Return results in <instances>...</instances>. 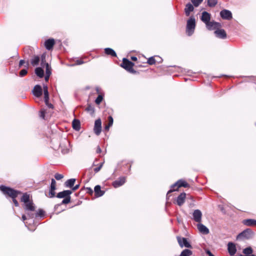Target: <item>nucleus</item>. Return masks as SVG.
<instances>
[{
	"mask_svg": "<svg viewBox=\"0 0 256 256\" xmlns=\"http://www.w3.org/2000/svg\"><path fill=\"white\" fill-rule=\"evenodd\" d=\"M194 10V8L192 4L190 3H188L186 4V8H184V12L186 15V16H189L190 12H192Z\"/></svg>",
	"mask_w": 256,
	"mask_h": 256,
	"instance_id": "23",
	"label": "nucleus"
},
{
	"mask_svg": "<svg viewBox=\"0 0 256 256\" xmlns=\"http://www.w3.org/2000/svg\"><path fill=\"white\" fill-rule=\"evenodd\" d=\"M62 153H64V154H66V153L68 152V150H62Z\"/></svg>",
	"mask_w": 256,
	"mask_h": 256,
	"instance_id": "63",
	"label": "nucleus"
},
{
	"mask_svg": "<svg viewBox=\"0 0 256 256\" xmlns=\"http://www.w3.org/2000/svg\"><path fill=\"white\" fill-rule=\"evenodd\" d=\"M104 52H105L106 54L107 55H110V56H111L114 57L116 56V52L113 49H112L111 48H106L104 49Z\"/></svg>",
	"mask_w": 256,
	"mask_h": 256,
	"instance_id": "26",
	"label": "nucleus"
},
{
	"mask_svg": "<svg viewBox=\"0 0 256 256\" xmlns=\"http://www.w3.org/2000/svg\"><path fill=\"white\" fill-rule=\"evenodd\" d=\"M72 128L78 131L80 128V124L79 120L74 119L72 122Z\"/></svg>",
	"mask_w": 256,
	"mask_h": 256,
	"instance_id": "24",
	"label": "nucleus"
},
{
	"mask_svg": "<svg viewBox=\"0 0 256 256\" xmlns=\"http://www.w3.org/2000/svg\"><path fill=\"white\" fill-rule=\"evenodd\" d=\"M132 60L133 61H136L137 60V58L136 56H133L131 57Z\"/></svg>",
	"mask_w": 256,
	"mask_h": 256,
	"instance_id": "62",
	"label": "nucleus"
},
{
	"mask_svg": "<svg viewBox=\"0 0 256 256\" xmlns=\"http://www.w3.org/2000/svg\"><path fill=\"white\" fill-rule=\"evenodd\" d=\"M196 27V20L194 16H190L187 21L186 32L188 36H192Z\"/></svg>",
	"mask_w": 256,
	"mask_h": 256,
	"instance_id": "2",
	"label": "nucleus"
},
{
	"mask_svg": "<svg viewBox=\"0 0 256 256\" xmlns=\"http://www.w3.org/2000/svg\"><path fill=\"white\" fill-rule=\"evenodd\" d=\"M44 100L45 103H48L49 100V94L47 86H44Z\"/></svg>",
	"mask_w": 256,
	"mask_h": 256,
	"instance_id": "25",
	"label": "nucleus"
},
{
	"mask_svg": "<svg viewBox=\"0 0 256 256\" xmlns=\"http://www.w3.org/2000/svg\"><path fill=\"white\" fill-rule=\"evenodd\" d=\"M102 152V150H101L100 147L98 146L97 149H96V152L100 153V152Z\"/></svg>",
	"mask_w": 256,
	"mask_h": 256,
	"instance_id": "59",
	"label": "nucleus"
},
{
	"mask_svg": "<svg viewBox=\"0 0 256 256\" xmlns=\"http://www.w3.org/2000/svg\"><path fill=\"white\" fill-rule=\"evenodd\" d=\"M178 242L180 247L182 248L185 246L188 248H191L192 246L190 242L188 241L187 238H181L180 237H177Z\"/></svg>",
	"mask_w": 256,
	"mask_h": 256,
	"instance_id": "5",
	"label": "nucleus"
},
{
	"mask_svg": "<svg viewBox=\"0 0 256 256\" xmlns=\"http://www.w3.org/2000/svg\"><path fill=\"white\" fill-rule=\"evenodd\" d=\"M50 74H46V76H45V80H46V81H48V79H49V78H50Z\"/></svg>",
	"mask_w": 256,
	"mask_h": 256,
	"instance_id": "58",
	"label": "nucleus"
},
{
	"mask_svg": "<svg viewBox=\"0 0 256 256\" xmlns=\"http://www.w3.org/2000/svg\"><path fill=\"white\" fill-rule=\"evenodd\" d=\"M108 124H110V126H112L113 124V118L112 116H109L108 117Z\"/></svg>",
	"mask_w": 256,
	"mask_h": 256,
	"instance_id": "46",
	"label": "nucleus"
},
{
	"mask_svg": "<svg viewBox=\"0 0 256 256\" xmlns=\"http://www.w3.org/2000/svg\"><path fill=\"white\" fill-rule=\"evenodd\" d=\"M197 228L199 232L204 234H207L210 232L208 228L201 222L198 224Z\"/></svg>",
	"mask_w": 256,
	"mask_h": 256,
	"instance_id": "15",
	"label": "nucleus"
},
{
	"mask_svg": "<svg viewBox=\"0 0 256 256\" xmlns=\"http://www.w3.org/2000/svg\"><path fill=\"white\" fill-rule=\"evenodd\" d=\"M28 73L26 69H22L20 72V76L21 77L24 76Z\"/></svg>",
	"mask_w": 256,
	"mask_h": 256,
	"instance_id": "43",
	"label": "nucleus"
},
{
	"mask_svg": "<svg viewBox=\"0 0 256 256\" xmlns=\"http://www.w3.org/2000/svg\"><path fill=\"white\" fill-rule=\"evenodd\" d=\"M28 66H29L28 62H26V65L24 66H25L26 68H28Z\"/></svg>",
	"mask_w": 256,
	"mask_h": 256,
	"instance_id": "64",
	"label": "nucleus"
},
{
	"mask_svg": "<svg viewBox=\"0 0 256 256\" xmlns=\"http://www.w3.org/2000/svg\"><path fill=\"white\" fill-rule=\"evenodd\" d=\"M86 110L88 112H89L91 114H94V108L89 105L86 109Z\"/></svg>",
	"mask_w": 256,
	"mask_h": 256,
	"instance_id": "37",
	"label": "nucleus"
},
{
	"mask_svg": "<svg viewBox=\"0 0 256 256\" xmlns=\"http://www.w3.org/2000/svg\"><path fill=\"white\" fill-rule=\"evenodd\" d=\"M103 164H104V162H102V163L100 164V166L98 167L94 168V172L96 173L98 172L102 168V167Z\"/></svg>",
	"mask_w": 256,
	"mask_h": 256,
	"instance_id": "45",
	"label": "nucleus"
},
{
	"mask_svg": "<svg viewBox=\"0 0 256 256\" xmlns=\"http://www.w3.org/2000/svg\"><path fill=\"white\" fill-rule=\"evenodd\" d=\"M46 63V61H45V56L42 55V63H41V65L42 66L45 65Z\"/></svg>",
	"mask_w": 256,
	"mask_h": 256,
	"instance_id": "48",
	"label": "nucleus"
},
{
	"mask_svg": "<svg viewBox=\"0 0 256 256\" xmlns=\"http://www.w3.org/2000/svg\"><path fill=\"white\" fill-rule=\"evenodd\" d=\"M214 34L216 36L219 38L224 39L226 38V32L224 29H220L218 28L214 31Z\"/></svg>",
	"mask_w": 256,
	"mask_h": 256,
	"instance_id": "10",
	"label": "nucleus"
},
{
	"mask_svg": "<svg viewBox=\"0 0 256 256\" xmlns=\"http://www.w3.org/2000/svg\"><path fill=\"white\" fill-rule=\"evenodd\" d=\"M75 182H76L75 178L69 179L65 182V186L67 188H71L74 186Z\"/></svg>",
	"mask_w": 256,
	"mask_h": 256,
	"instance_id": "27",
	"label": "nucleus"
},
{
	"mask_svg": "<svg viewBox=\"0 0 256 256\" xmlns=\"http://www.w3.org/2000/svg\"><path fill=\"white\" fill-rule=\"evenodd\" d=\"M35 73L37 76L42 78L44 76V70L40 67L36 68L35 69Z\"/></svg>",
	"mask_w": 256,
	"mask_h": 256,
	"instance_id": "28",
	"label": "nucleus"
},
{
	"mask_svg": "<svg viewBox=\"0 0 256 256\" xmlns=\"http://www.w3.org/2000/svg\"><path fill=\"white\" fill-rule=\"evenodd\" d=\"M102 131V122L100 119L98 118L95 121L94 132V133L98 136Z\"/></svg>",
	"mask_w": 256,
	"mask_h": 256,
	"instance_id": "9",
	"label": "nucleus"
},
{
	"mask_svg": "<svg viewBox=\"0 0 256 256\" xmlns=\"http://www.w3.org/2000/svg\"><path fill=\"white\" fill-rule=\"evenodd\" d=\"M254 232L250 228H246L236 236V240H249L253 238Z\"/></svg>",
	"mask_w": 256,
	"mask_h": 256,
	"instance_id": "3",
	"label": "nucleus"
},
{
	"mask_svg": "<svg viewBox=\"0 0 256 256\" xmlns=\"http://www.w3.org/2000/svg\"><path fill=\"white\" fill-rule=\"evenodd\" d=\"M252 252H253V250H252V248L250 246L248 247L243 250V253L246 255L249 256V255L252 254Z\"/></svg>",
	"mask_w": 256,
	"mask_h": 256,
	"instance_id": "34",
	"label": "nucleus"
},
{
	"mask_svg": "<svg viewBox=\"0 0 256 256\" xmlns=\"http://www.w3.org/2000/svg\"><path fill=\"white\" fill-rule=\"evenodd\" d=\"M178 183V188L180 187L188 188L189 186V184L184 180H180L177 181Z\"/></svg>",
	"mask_w": 256,
	"mask_h": 256,
	"instance_id": "30",
	"label": "nucleus"
},
{
	"mask_svg": "<svg viewBox=\"0 0 256 256\" xmlns=\"http://www.w3.org/2000/svg\"><path fill=\"white\" fill-rule=\"evenodd\" d=\"M186 194L184 192L181 193L176 198V204L179 206H182L184 202Z\"/></svg>",
	"mask_w": 256,
	"mask_h": 256,
	"instance_id": "16",
	"label": "nucleus"
},
{
	"mask_svg": "<svg viewBox=\"0 0 256 256\" xmlns=\"http://www.w3.org/2000/svg\"><path fill=\"white\" fill-rule=\"evenodd\" d=\"M70 196H68L62 200V204H67L69 203L70 202Z\"/></svg>",
	"mask_w": 256,
	"mask_h": 256,
	"instance_id": "42",
	"label": "nucleus"
},
{
	"mask_svg": "<svg viewBox=\"0 0 256 256\" xmlns=\"http://www.w3.org/2000/svg\"><path fill=\"white\" fill-rule=\"evenodd\" d=\"M96 90L97 93L99 94V93H100V88L99 87H96Z\"/></svg>",
	"mask_w": 256,
	"mask_h": 256,
	"instance_id": "60",
	"label": "nucleus"
},
{
	"mask_svg": "<svg viewBox=\"0 0 256 256\" xmlns=\"http://www.w3.org/2000/svg\"><path fill=\"white\" fill-rule=\"evenodd\" d=\"M0 190L4 194L12 198H16L18 196V195L20 194V191L5 186H2L0 187Z\"/></svg>",
	"mask_w": 256,
	"mask_h": 256,
	"instance_id": "1",
	"label": "nucleus"
},
{
	"mask_svg": "<svg viewBox=\"0 0 256 256\" xmlns=\"http://www.w3.org/2000/svg\"><path fill=\"white\" fill-rule=\"evenodd\" d=\"M45 104L49 108H54L53 105L52 104L49 103L48 100V103H45Z\"/></svg>",
	"mask_w": 256,
	"mask_h": 256,
	"instance_id": "52",
	"label": "nucleus"
},
{
	"mask_svg": "<svg viewBox=\"0 0 256 256\" xmlns=\"http://www.w3.org/2000/svg\"><path fill=\"white\" fill-rule=\"evenodd\" d=\"M79 187H80V184H76V185L75 186H73L72 187V190L73 191H75V190H78V189L79 188Z\"/></svg>",
	"mask_w": 256,
	"mask_h": 256,
	"instance_id": "51",
	"label": "nucleus"
},
{
	"mask_svg": "<svg viewBox=\"0 0 256 256\" xmlns=\"http://www.w3.org/2000/svg\"><path fill=\"white\" fill-rule=\"evenodd\" d=\"M126 182V178L124 176L120 177L118 180L112 182V186L114 188H117L122 186Z\"/></svg>",
	"mask_w": 256,
	"mask_h": 256,
	"instance_id": "13",
	"label": "nucleus"
},
{
	"mask_svg": "<svg viewBox=\"0 0 256 256\" xmlns=\"http://www.w3.org/2000/svg\"><path fill=\"white\" fill-rule=\"evenodd\" d=\"M54 178L56 180H60L64 178V176L62 174L56 173L54 175Z\"/></svg>",
	"mask_w": 256,
	"mask_h": 256,
	"instance_id": "44",
	"label": "nucleus"
},
{
	"mask_svg": "<svg viewBox=\"0 0 256 256\" xmlns=\"http://www.w3.org/2000/svg\"><path fill=\"white\" fill-rule=\"evenodd\" d=\"M203 0H191V2L196 7L198 6Z\"/></svg>",
	"mask_w": 256,
	"mask_h": 256,
	"instance_id": "40",
	"label": "nucleus"
},
{
	"mask_svg": "<svg viewBox=\"0 0 256 256\" xmlns=\"http://www.w3.org/2000/svg\"><path fill=\"white\" fill-rule=\"evenodd\" d=\"M110 126V124H108L104 127V130H107L108 131L109 130V128H110L111 126Z\"/></svg>",
	"mask_w": 256,
	"mask_h": 256,
	"instance_id": "53",
	"label": "nucleus"
},
{
	"mask_svg": "<svg viewBox=\"0 0 256 256\" xmlns=\"http://www.w3.org/2000/svg\"><path fill=\"white\" fill-rule=\"evenodd\" d=\"M12 201L16 206H19L18 202L16 200V198H12Z\"/></svg>",
	"mask_w": 256,
	"mask_h": 256,
	"instance_id": "49",
	"label": "nucleus"
},
{
	"mask_svg": "<svg viewBox=\"0 0 256 256\" xmlns=\"http://www.w3.org/2000/svg\"><path fill=\"white\" fill-rule=\"evenodd\" d=\"M86 190H88V192L90 194H92L93 192L92 190L90 188H87Z\"/></svg>",
	"mask_w": 256,
	"mask_h": 256,
	"instance_id": "57",
	"label": "nucleus"
},
{
	"mask_svg": "<svg viewBox=\"0 0 256 256\" xmlns=\"http://www.w3.org/2000/svg\"><path fill=\"white\" fill-rule=\"evenodd\" d=\"M178 189V183L176 182L174 184H172L170 186V190L167 192V196L169 194L172 192L176 191Z\"/></svg>",
	"mask_w": 256,
	"mask_h": 256,
	"instance_id": "29",
	"label": "nucleus"
},
{
	"mask_svg": "<svg viewBox=\"0 0 256 256\" xmlns=\"http://www.w3.org/2000/svg\"><path fill=\"white\" fill-rule=\"evenodd\" d=\"M56 189V182L54 179H52L50 186V190L48 194V196L50 198H52L55 196L56 192L55 190Z\"/></svg>",
	"mask_w": 256,
	"mask_h": 256,
	"instance_id": "7",
	"label": "nucleus"
},
{
	"mask_svg": "<svg viewBox=\"0 0 256 256\" xmlns=\"http://www.w3.org/2000/svg\"><path fill=\"white\" fill-rule=\"evenodd\" d=\"M94 190L96 197L102 196L104 194V192L101 190V187L100 185L95 186Z\"/></svg>",
	"mask_w": 256,
	"mask_h": 256,
	"instance_id": "20",
	"label": "nucleus"
},
{
	"mask_svg": "<svg viewBox=\"0 0 256 256\" xmlns=\"http://www.w3.org/2000/svg\"><path fill=\"white\" fill-rule=\"evenodd\" d=\"M220 16L222 19L230 20L232 18V14L229 10H224L220 12Z\"/></svg>",
	"mask_w": 256,
	"mask_h": 256,
	"instance_id": "8",
	"label": "nucleus"
},
{
	"mask_svg": "<svg viewBox=\"0 0 256 256\" xmlns=\"http://www.w3.org/2000/svg\"><path fill=\"white\" fill-rule=\"evenodd\" d=\"M218 3V0H208V5L210 7H214Z\"/></svg>",
	"mask_w": 256,
	"mask_h": 256,
	"instance_id": "35",
	"label": "nucleus"
},
{
	"mask_svg": "<svg viewBox=\"0 0 256 256\" xmlns=\"http://www.w3.org/2000/svg\"><path fill=\"white\" fill-rule=\"evenodd\" d=\"M134 64L128 60L126 58L122 59V62L120 64V66L126 70L131 73H135L136 71L133 69Z\"/></svg>",
	"mask_w": 256,
	"mask_h": 256,
	"instance_id": "4",
	"label": "nucleus"
},
{
	"mask_svg": "<svg viewBox=\"0 0 256 256\" xmlns=\"http://www.w3.org/2000/svg\"><path fill=\"white\" fill-rule=\"evenodd\" d=\"M44 114H45V113H44V112L43 111V110H42L40 112V116L41 118H44Z\"/></svg>",
	"mask_w": 256,
	"mask_h": 256,
	"instance_id": "55",
	"label": "nucleus"
},
{
	"mask_svg": "<svg viewBox=\"0 0 256 256\" xmlns=\"http://www.w3.org/2000/svg\"><path fill=\"white\" fill-rule=\"evenodd\" d=\"M54 40L53 38H50L46 40L44 42V46L46 50H50L52 48L54 44Z\"/></svg>",
	"mask_w": 256,
	"mask_h": 256,
	"instance_id": "18",
	"label": "nucleus"
},
{
	"mask_svg": "<svg viewBox=\"0 0 256 256\" xmlns=\"http://www.w3.org/2000/svg\"><path fill=\"white\" fill-rule=\"evenodd\" d=\"M72 193V192L70 190H64L62 192H58L56 195V197L60 198H66L67 196H70V194H71Z\"/></svg>",
	"mask_w": 256,
	"mask_h": 256,
	"instance_id": "19",
	"label": "nucleus"
},
{
	"mask_svg": "<svg viewBox=\"0 0 256 256\" xmlns=\"http://www.w3.org/2000/svg\"><path fill=\"white\" fill-rule=\"evenodd\" d=\"M206 28L209 30H218L221 26L220 23L216 22H210L206 24Z\"/></svg>",
	"mask_w": 256,
	"mask_h": 256,
	"instance_id": "11",
	"label": "nucleus"
},
{
	"mask_svg": "<svg viewBox=\"0 0 256 256\" xmlns=\"http://www.w3.org/2000/svg\"><path fill=\"white\" fill-rule=\"evenodd\" d=\"M24 210L28 212L35 211V206L32 202H29L24 204Z\"/></svg>",
	"mask_w": 256,
	"mask_h": 256,
	"instance_id": "21",
	"label": "nucleus"
},
{
	"mask_svg": "<svg viewBox=\"0 0 256 256\" xmlns=\"http://www.w3.org/2000/svg\"><path fill=\"white\" fill-rule=\"evenodd\" d=\"M45 66H46V74H52L51 68H50V66L48 64V63H46Z\"/></svg>",
	"mask_w": 256,
	"mask_h": 256,
	"instance_id": "36",
	"label": "nucleus"
},
{
	"mask_svg": "<svg viewBox=\"0 0 256 256\" xmlns=\"http://www.w3.org/2000/svg\"><path fill=\"white\" fill-rule=\"evenodd\" d=\"M26 219H27V218L25 215L24 214L22 216V220L23 222H24Z\"/></svg>",
	"mask_w": 256,
	"mask_h": 256,
	"instance_id": "61",
	"label": "nucleus"
},
{
	"mask_svg": "<svg viewBox=\"0 0 256 256\" xmlns=\"http://www.w3.org/2000/svg\"><path fill=\"white\" fill-rule=\"evenodd\" d=\"M25 60H20L19 62V67L20 68L24 64H25Z\"/></svg>",
	"mask_w": 256,
	"mask_h": 256,
	"instance_id": "50",
	"label": "nucleus"
},
{
	"mask_svg": "<svg viewBox=\"0 0 256 256\" xmlns=\"http://www.w3.org/2000/svg\"><path fill=\"white\" fill-rule=\"evenodd\" d=\"M44 212L42 210V209H39L38 212H36V214H35V216L36 217H38V216H44Z\"/></svg>",
	"mask_w": 256,
	"mask_h": 256,
	"instance_id": "39",
	"label": "nucleus"
},
{
	"mask_svg": "<svg viewBox=\"0 0 256 256\" xmlns=\"http://www.w3.org/2000/svg\"><path fill=\"white\" fill-rule=\"evenodd\" d=\"M148 63L150 65L154 64L156 63V60L153 56H152L148 59Z\"/></svg>",
	"mask_w": 256,
	"mask_h": 256,
	"instance_id": "41",
	"label": "nucleus"
},
{
	"mask_svg": "<svg viewBox=\"0 0 256 256\" xmlns=\"http://www.w3.org/2000/svg\"><path fill=\"white\" fill-rule=\"evenodd\" d=\"M242 224L246 226H256V220L254 219H246L242 220Z\"/></svg>",
	"mask_w": 256,
	"mask_h": 256,
	"instance_id": "22",
	"label": "nucleus"
},
{
	"mask_svg": "<svg viewBox=\"0 0 256 256\" xmlns=\"http://www.w3.org/2000/svg\"><path fill=\"white\" fill-rule=\"evenodd\" d=\"M40 62V58L38 56H34L31 60V64L33 66H37Z\"/></svg>",
	"mask_w": 256,
	"mask_h": 256,
	"instance_id": "32",
	"label": "nucleus"
},
{
	"mask_svg": "<svg viewBox=\"0 0 256 256\" xmlns=\"http://www.w3.org/2000/svg\"><path fill=\"white\" fill-rule=\"evenodd\" d=\"M206 254L208 255V256H214L209 250H206Z\"/></svg>",
	"mask_w": 256,
	"mask_h": 256,
	"instance_id": "54",
	"label": "nucleus"
},
{
	"mask_svg": "<svg viewBox=\"0 0 256 256\" xmlns=\"http://www.w3.org/2000/svg\"><path fill=\"white\" fill-rule=\"evenodd\" d=\"M21 201L24 202L25 204L30 202V195L27 193H24L23 194L22 198Z\"/></svg>",
	"mask_w": 256,
	"mask_h": 256,
	"instance_id": "31",
	"label": "nucleus"
},
{
	"mask_svg": "<svg viewBox=\"0 0 256 256\" xmlns=\"http://www.w3.org/2000/svg\"><path fill=\"white\" fill-rule=\"evenodd\" d=\"M103 96L101 94H99L95 100V102L97 104H99L102 100Z\"/></svg>",
	"mask_w": 256,
	"mask_h": 256,
	"instance_id": "38",
	"label": "nucleus"
},
{
	"mask_svg": "<svg viewBox=\"0 0 256 256\" xmlns=\"http://www.w3.org/2000/svg\"><path fill=\"white\" fill-rule=\"evenodd\" d=\"M192 254V252L188 249L182 250L180 256H190Z\"/></svg>",
	"mask_w": 256,
	"mask_h": 256,
	"instance_id": "33",
	"label": "nucleus"
},
{
	"mask_svg": "<svg viewBox=\"0 0 256 256\" xmlns=\"http://www.w3.org/2000/svg\"><path fill=\"white\" fill-rule=\"evenodd\" d=\"M228 250L230 256H234L236 252V248L235 244L232 242H228Z\"/></svg>",
	"mask_w": 256,
	"mask_h": 256,
	"instance_id": "14",
	"label": "nucleus"
},
{
	"mask_svg": "<svg viewBox=\"0 0 256 256\" xmlns=\"http://www.w3.org/2000/svg\"><path fill=\"white\" fill-rule=\"evenodd\" d=\"M33 94L37 97H40L42 94V90L40 86L37 84L35 86L32 90Z\"/></svg>",
	"mask_w": 256,
	"mask_h": 256,
	"instance_id": "12",
	"label": "nucleus"
},
{
	"mask_svg": "<svg viewBox=\"0 0 256 256\" xmlns=\"http://www.w3.org/2000/svg\"><path fill=\"white\" fill-rule=\"evenodd\" d=\"M202 213L200 210H195L192 213V219L196 222H202Z\"/></svg>",
	"mask_w": 256,
	"mask_h": 256,
	"instance_id": "6",
	"label": "nucleus"
},
{
	"mask_svg": "<svg viewBox=\"0 0 256 256\" xmlns=\"http://www.w3.org/2000/svg\"><path fill=\"white\" fill-rule=\"evenodd\" d=\"M31 212H28L27 213L28 216V218H34V216H35V214H34L32 213Z\"/></svg>",
	"mask_w": 256,
	"mask_h": 256,
	"instance_id": "47",
	"label": "nucleus"
},
{
	"mask_svg": "<svg viewBox=\"0 0 256 256\" xmlns=\"http://www.w3.org/2000/svg\"><path fill=\"white\" fill-rule=\"evenodd\" d=\"M210 15L207 12H202L201 20L206 24L210 22Z\"/></svg>",
	"mask_w": 256,
	"mask_h": 256,
	"instance_id": "17",
	"label": "nucleus"
},
{
	"mask_svg": "<svg viewBox=\"0 0 256 256\" xmlns=\"http://www.w3.org/2000/svg\"><path fill=\"white\" fill-rule=\"evenodd\" d=\"M84 62L82 60H76V64H84Z\"/></svg>",
	"mask_w": 256,
	"mask_h": 256,
	"instance_id": "56",
	"label": "nucleus"
}]
</instances>
